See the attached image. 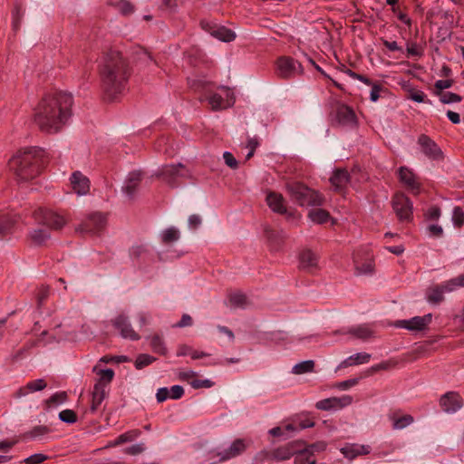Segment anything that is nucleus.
Masks as SVG:
<instances>
[{"label": "nucleus", "instance_id": "f257e3e1", "mask_svg": "<svg viewBox=\"0 0 464 464\" xmlns=\"http://www.w3.org/2000/svg\"><path fill=\"white\" fill-rule=\"evenodd\" d=\"M73 98L65 92L45 94L40 101L34 121L42 131L56 133L62 130L72 115Z\"/></svg>", "mask_w": 464, "mask_h": 464}, {"label": "nucleus", "instance_id": "f03ea898", "mask_svg": "<svg viewBox=\"0 0 464 464\" xmlns=\"http://www.w3.org/2000/svg\"><path fill=\"white\" fill-rule=\"evenodd\" d=\"M105 98L112 102L126 90L130 69L127 59L117 50L108 51L100 64Z\"/></svg>", "mask_w": 464, "mask_h": 464}, {"label": "nucleus", "instance_id": "7ed1b4c3", "mask_svg": "<svg viewBox=\"0 0 464 464\" xmlns=\"http://www.w3.org/2000/svg\"><path fill=\"white\" fill-rule=\"evenodd\" d=\"M44 154V151L41 148H25L9 160V168L14 171L18 182H26L41 173Z\"/></svg>", "mask_w": 464, "mask_h": 464}, {"label": "nucleus", "instance_id": "20e7f679", "mask_svg": "<svg viewBox=\"0 0 464 464\" xmlns=\"http://www.w3.org/2000/svg\"><path fill=\"white\" fill-rule=\"evenodd\" d=\"M286 189L292 199L301 207L322 206L324 197L303 183L291 182L286 184Z\"/></svg>", "mask_w": 464, "mask_h": 464}, {"label": "nucleus", "instance_id": "39448f33", "mask_svg": "<svg viewBox=\"0 0 464 464\" xmlns=\"http://www.w3.org/2000/svg\"><path fill=\"white\" fill-rule=\"evenodd\" d=\"M33 217L38 225L45 226L53 230H60L67 223V218L63 215L43 208L36 209Z\"/></svg>", "mask_w": 464, "mask_h": 464}, {"label": "nucleus", "instance_id": "423d86ee", "mask_svg": "<svg viewBox=\"0 0 464 464\" xmlns=\"http://www.w3.org/2000/svg\"><path fill=\"white\" fill-rule=\"evenodd\" d=\"M303 72L302 64L292 57L282 56L276 61V73L281 78H293L302 74Z\"/></svg>", "mask_w": 464, "mask_h": 464}, {"label": "nucleus", "instance_id": "0eeeda50", "mask_svg": "<svg viewBox=\"0 0 464 464\" xmlns=\"http://www.w3.org/2000/svg\"><path fill=\"white\" fill-rule=\"evenodd\" d=\"M188 176V170L186 167L181 163L177 165H165L157 173V177L160 178L164 182L172 188L178 186V179L179 178Z\"/></svg>", "mask_w": 464, "mask_h": 464}, {"label": "nucleus", "instance_id": "6e6552de", "mask_svg": "<svg viewBox=\"0 0 464 464\" xmlns=\"http://www.w3.org/2000/svg\"><path fill=\"white\" fill-rule=\"evenodd\" d=\"M392 208L400 221L410 222L412 220V202L404 194L398 193L393 197Z\"/></svg>", "mask_w": 464, "mask_h": 464}, {"label": "nucleus", "instance_id": "1a4fd4ad", "mask_svg": "<svg viewBox=\"0 0 464 464\" xmlns=\"http://www.w3.org/2000/svg\"><path fill=\"white\" fill-rule=\"evenodd\" d=\"M335 121L343 127L354 128L357 126V117L353 109L344 103L336 102Z\"/></svg>", "mask_w": 464, "mask_h": 464}, {"label": "nucleus", "instance_id": "9d476101", "mask_svg": "<svg viewBox=\"0 0 464 464\" xmlns=\"http://www.w3.org/2000/svg\"><path fill=\"white\" fill-rule=\"evenodd\" d=\"M111 324L119 332L120 335L124 339H130L131 341H138L140 336L133 329L130 318L123 314H118L111 320Z\"/></svg>", "mask_w": 464, "mask_h": 464}, {"label": "nucleus", "instance_id": "9b49d317", "mask_svg": "<svg viewBox=\"0 0 464 464\" xmlns=\"http://www.w3.org/2000/svg\"><path fill=\"white\" fill-rule=\"evenodd\" d=\"M106 216L101 212L90 214L77 230L91 234H99L106 226Z\"/></svg>", "mask_w": 464, "mask_h": 464}, {"label": "nucleus", "instance_id": "f8f14e48", "mask_svg": "<svg viewBox=\"0 0 464 464\" xmlns=\"http://www.w3.org/2000/svg\"><path fill=\"white\" fill-rule=\"evenodd\" d=\"M200 25L204 31L222 42L229 43L236 38V34L231 29H228L225 26H221L208 21H201Z\"/></svg>", "mask_w": 464, "mask_h": 464}, {"label": "nucleus", "instance_id": "ddd939ff", "mask_svg": "<svg viewBox=\"0 0 464 464\" xmlns=\"http://www.w3.org/2000/svg\"><path fill=\"white\" fill-rule=\"evenodd\" d=\"M418 144L421 149V152L431 160H441L443 152L437 143L426 134H421L418 138Z\"/></svg>", "mask_w": 464, "mask_h": 464}, {"label": "nucleus", "instance_id": "4468645a", "mask_svg": "<svg viewBox=\"0 0 464 464\" xmlns=\"http://www.w3.org/2000/svg\"><path fill=\"white\" fill-rule=\"evenodd\" d=\"M431 319V314H427L423 316H414L409 320H398L394 323V326L398 328H404L409 331H421L430 324Z\"/></svg>", "mask_w": 464, "mask_h": 464}, {"label": "nucleus", "instance_id": "2eb2a0df", "mask_svg": "<svg viewBox=\"0 0 464 464\" xmlns=\"http://www.w3.org/2000/svg\"><path fill=\"white\" fill-rule=\"evenodd\" d=\"M221 89L225 93V97L218 93H213L208 99L212 110H223L232 106L235 102L234 93L232 91L226 87H221Z\"/></svg>", "mask_w": 464, "mask_h": 464}, {"label": "nucleus", "instance_id": "dca6fc26", "mask_svg": "<svg viewBox=\"0 0 464 464\" xmlns=\"http://www.w3.org/2000/svg\"><path fill=\"white\" fill-rule=\"evenodd\" d=\"M353 399L349 395L343 397H331L316 402L315 407L321 411L339 410L352 403Z\"/></svg>", "mask_w": 464, "mask_h": 464}, {"label": "nucleus", "instance_id": "f3484780", "mask_svg": "<svg viewBox=\"0 0 464 464\" xmlns=\"http://www.w3.org/2000/svg\"><path fill=\"white\" fill-rule=\"evenodd\" d=\"M247 448V444L243 439L235 440L228 449L219 451L217 456L219 457V461H226L230 459L236 458L242 454Z\"/></svg>", "mask_w": 464, "mask_h": 464}, {"label": "nucleus", "instance_id": "a211bd4d", "mask_svg": "<svg viewBox=\"0 0 464 464\" xmlns=\"http://www.w3.org/2000/svg\"><path fill=\"white\" fill-rule=\"evenodd\" d=\"M272 450L274 460H287L300 450V441H292Z\"/></svg>", "mask_w": 464, "mask_h": 464}, {"label": "nucleus", "instance_id": "6ab92c4d", "mask_svg": "<svg viewBox=\"0 0 464 464\" xmlns=\"http://www.w3.org/2000/svg\"><path fill=\"white\" fill-rule=\"evenodd\" d=\"M440 405L444 411L452 413L462 407V400L458 393L450 392L440 397Z\"/></svg>", "mask_w": 464, "mask_h": 464}, {"label": "nucleus", "instance_id": "aec40b11", "mask_svg": "<svg viewBox=\"0 0 464 464\" xmlns=\"http://www.w3.org/2000/svg\"><path fill=\"white\" fill-rule=\"evenodd\" d=\"M399 179L408 189H410L414 195L420 192V182L417 179L416 175L407 167H401L399 169Z\"/></svg>", "mask_w": 464, "mask_h": 464}, {"label": "nucleus", "instance_id": "412c9836", "mask_svg": "<svg viewBox=\"0 0 464 464\" xmlns=\"http://www.w3.org/2000/svg\"><path fill=\"white\" fill-rule=\"evenodd\" d=\"M141 179L142 173L140 170H134L128 174L122 190L130 198H133L135 196Z\"/></svg>", "mask_w": 464, "mask_h": 464}, {"label": "nucleus", "instance_id": "4be33fe9", "mask_svg": "<svg viewBox=\"0 0 464 464\" xmlns=\"http://www.w3.org/2000/svg\"><path fill=\"white\" fill-rule=\"evenodd\" d=\"M71 183L73 191L82 196L86 195L90 190V180L80 171H75L71 177Z\"/></svg>", "mask_w": 464, "mask_h": 464}, {"label": "nucleus", "instance_id": "5701e85b", "mask_svg": "<svg viewBox=\"0 0 464 464\" xmlns=\"http://www.w3.org/2000/svg\"><path fill=\"white\" fill-rule=\"evenodd\" d=\"M300 268L313 272L318 267V256L310 249H304L299 256Z\"/></svg>", "mask_w": 464, "mask_h": 464}, {"label": "nucleus", "instance_id": "b1692460", "mask_svg": "<svg viewBox=\"0 0 464 464\" xmlns=\"http://www.w3.org/2000/svg\"><path fill=\"white\" fill-rule=\"evenodd\" d=\"M25 14V6L23 0H15L11 11L12 15V30L16 34L22 24L23 18Z\"/></svg>", "mask_w": 464, "mask_h": 464}, {"label": "nucleus", "instance_id": "393cba45", "mask_svg": "<svg viewBox=\"0 0 464 464\" xmlns=\"http://www.w3.org/2000/svg\"><path fill=\"white\" fill-rule=\"evenodd\" d=\"M47 387V382L44 379H36L28 382L24 386L20 387L16 392V398L27 396L29 393L41 392Z\"/></svg>", "mask_w": 464, "mask_h": 464}, {"label": "nucleus", "instance_id": "a878e982", "mask_svg": "<svg viewBox=\"0 0 464 464\" xmlns=\"http://www.w3.org/2000/svg\"><path fill=\"white\" fill-rule=\"evenodd\" d=\"M266 237L271 251H279L285 242V236L283 231L266 228Z\"/></svg>", "mask_w": 464, "mask_h": 464}, {"label": "nucleus", "instance_id": "bb28decb", "mask_svg": "<svg viewBox=\"0 0 464 464\" xmlns=\"http://www.w3.org/2000/svg\"><path fill=\"white\" fill-rule=\"evenodd\" d=\"M341 452L348 459H353L358 456L367 455L371 452L369 445L349 444L341 449Z\"/></svg>", "mask_w": 464, "mask_h": 464}, {"label": "nucleus", "instance_id": "cd10ccee", "mask_svg": "<svg viewBox=\"0 0 464 464\" xmlns=\"http://www.w3.org/2000/svg\"><path fill=\"white\" fill-rule=\"evenodd\" d=\"M17 220L18 217L14 214L6 213L0 216V237L12 234Z\"/></svg>", "mask_w": 464, "mask_h": 464}, {"label": "nucleus", "instance_id": "c85d7f7f", "mask_svg": "<svg viewBox=\"0 0 464 464\" xmlns=\"http://www.w3.org/2000/svg\"><path fill=\"white\" fill-rule=\"evenodd\" d=\"M350 181V175L345 169H336L330 178V182L335 190L341 191Z\"/></svg>", "mask_w": 464, "mask_h": 464}, {"label": "nucleus", "instance_id": "c756f323", "mask_svg": "<svg viewBox=\"0 0 464 464\" xmlns=\"http://www.w3.org/2000/svg\"><path fill=\"white\" fill-rule=\"evenodd\" d=\"M353 263L357 275H371L373 272L374 263L371 256L362 261L359 253H356L353 255Z\"/></svg>", "mask_w": 464, "mask_h": 464}, {"label": "nucleus", "instance_id": "7c9ffc66", "mask_svg": "<svg viewBox=\"0 0 464 464\" xmlns=\"http://www.w3.org/2000/svg\"><path fill=\"white\" fill-rule=\"evenodd\" d=\"M266 203L276 213L285 214L286 207L283 196L276 192H269L266 196Z\"/></svg>", "mask_w": 464, "mask_h": 464}, {"label": "nucleus", "instance_id": "2f4dec72", "mask_svg": "<svg viewBox=\"0 0 464 464\" xmlns=\"http://www.w3.org/2000/svg\"><path fill=\"white\" fill-rule=\"evenodd\" d=\"M107 395L106 387H102L101 383H95L92 392L91 411L94 412L100 407Z\"/></svg>", "mask_w": 464, "mask_h": 464}, {"label": "nucleus", "instance_id": "473e14b6", "mask_svg": "<svg viewBox=\"0 0 464 464\" xmlns=\"http://www.w3.org/2000/svg\"><path fill=\"white\" fill-rule=\"evenodd\" d=\"M28 237L32 244L35 246L44 245L48 239H50L51 235L46 228L37 227L34 228L30 231Z\"/></svg>", "mask_w": 464, "mask_h": 464}, {"label": "nucleus", "instance_id": "72a5a7b5", "mask_svg": "<svg viewBox=\"0 0 464 464\" xmlns=\"http://www.w3.org/2000/svg\"><path fill=\"white\" fill-rule=\"evenodd\" d=\"M371 354L367 353H358L343 360L337 369L346 368L349 366L362 364L369 362Z\"/></svg>", "mask_w": 464, "mask_h": 464}, {"label": "nucleus", "instance_id": "f704fd0d", "mask_svg": "<svg viewBox=\"0 0 464 464\" xmlns=\"http://www.w3.org/2000/svg\"><path fill=\"white\" fill-rule=\"evenodd\" d=\"M392 421V428L394 430H402L411 424L413 423L414 418L410 414H404L402 416H397L396 413H393L390 417Z\"/></svg>", "mask_w": 464, "mask_h": 464}, {"label": "nucleus", "instance_id": "c9c22d12", "mask_svg": "<svg viewBox=\"0 0 464 464\" xmlns=\"http://www.w3.org/2000/svg\"><path fill=\"white\" fill-rule=\"evenodd\" d=\"M136 64L140 68H145L149 66H157L156 62L151 57L150 53L144 49H140L136 53Z\"/></svg>", "mask_w": 464, "mask_h": 464}, {"label": "nucleus", "instance_id": "e433bc0d", "mask_svg": "<svg viewBox=\"0 0 464 464\" xmlns=\"http://www.w3.org/2000/svg\"><path fill=\"white\" fill-rule=\"evenodd\" d=\"M348 334L361 340H367L372 336V331L367 325H358L348 330Z\"/></svg>", "mask_w": 464, "mask_h": 464}, {"label": "nucleus", "instance_id": "4c0bfd02", "mask_svg": "<svg viewBox=\"0 0 464 464\" xmlns=\"http://www.w3.org/2000/svg\"><path fill=\"white\" fill-rule=\"evenodd\" d=\"M308 217L314 223L324 224L330 218V214L325 209L314 208L309 211Z\"/></svg>", "mask_w": 464, "mask_h": 464}, {"label": "nucleus", "instance_id": "58836bf2", "mask_svg": "<svg viewBox=\"0 0 464 464\" xmlns=\"http://www.w3.org/2000/svg\"><path fill=\"white\" fill-rule=\"evenodd\" d=\"M150 347L154 353L160 355H166L168 353L163 338L158 334L151 336Z\"/></svg>", "mask_w": 464, "mask_h": 464}, {"label": "nucleus", "instance_id": "ea45409f", "mask_svg": "<svg viewBox=\"0 0 464 464\" xmlns=\"http://www.w3.org/2000/svg\"><path fill=\"white\" fill-rule=\"evenodd\" d=\"M230 305L244 308L247 304V298L242 292H233L228 295Z\"/></svg>", "mask_w": 464, "mask_h": 464}, {"label": "nucleus", "instance_id": "a19ab883", "mask_svg": "<svg viewBox=\"0 0 464 464\" xmlns=\"http://www.w3.org/2000/svg\"><path fill=\"white\" fill-rule=\"evenodd\" d=\"M314 362L313 360H306L296 363L292 370L295 374H304L314 372Z\"/></svg>", "mask_w": 464, "mask_h": 464}, {"label": "nucleus", "instance_id": "79ce46f5", "mask_svg": "<svg viewBox=\"0 0 464 464\" xmlns=\"http://www.w3.org/2000/svg\"><path fill=\"white\" fill-rule=\"evenodd\" d=\"M179 239V231L174 227H168L161 234V241L166 245L178 241Z\"/></svg>", "mask_w": 464, "mask_h": 464}, {"label": "nucleus", "instance_id": "37998d69", "mask_svg": "<svg viewBox=\"0 0 464 464\" xmlns=\"http://www.w3.org/2000/svg\"><path fill=\"white\" fill-rule=\"evenodd\" d=\"M67 393L65 392H59L53 394L49 399H47L44 403L46 408H52L60 404H63L67 401Z\"/></svg>", "mask_w": 464, "mask_h": 464}, {"label": "nucleus", "instance_id": "c03bdc74", "mask_svg": "<svg viewBox=\"0 0 464 464\" xmlns=\"http://www.w3.org/2000/svg\"><path fill=\"white\" fill-rule=\"evenodd\" d=\"M99 380L96 383H101L102 387H106L111 382L114 377V371L112 369H103L98 372Z\"/></svg>", "mask_w": 464, "mask_h": 464}, {"label": "nucleus", "instance_id": "a18cd8bd", "mask_svg": "<svg viewBox=\"0 0 464 464\" xmlns=\"http://www.w3.org/2000/svg\"><path fill=\"white\" fill-rule=\"evenodd\" d=\"M51 431L50 428L45 425L34 426L32 430L25 433V437L30 439H39Z\"/></svg>", "mask_w": 464, "mask_h": 464}, {"label": "nucleus", "instance_id": "49530a36", "mask_svg": "<svg viewBox=\"0 0 464 464\" xmlns=\"http://www.w3.org/2000/svg\"><path fill=\"white\" fill-rule=\"evenodd\" d=\"M157 359L147 353H140L138 355L135 361V367L137 370H141L142 368L151 364Z\"/></svg>", "mask_w": 464, "mask_h": 464}, {"label": "nucleus", "instance_id": "de8ad7c7", "mask_svg": "<svg viewBox=\"0 0 464 464\" xmlns=\"http://www.w3.org/2000/svg\"><path fill=\"white\" fill-rule=\"evenodd\" d=\"M444 290L441 285H437L432 288L428 295V301L432 304H438L443 301L444 299Z\"/></svg>", "mask_w": 464, "mask_h": 464}, {"label": "nucleus", "instance_id": "09e8293b", "mask_svg": "<svg viewBox=\"0 0 464 464\" xmlns=\"http://www.w3.org/2000/svg\"><path fill=\"white\" fill-rule=\"evenodd\" d=\"M437 96L440 97V101L444 104L457 103L462 101V97L460 95L451 92H443Z\"/></svg>", "mask_w": 464, "mask_h": 464}, {"label": "nucleus", "instance_id": "8fccbe9b", "mask_svg": "<svg viewBox=\"0 0 464 464\" xmlns=\"http://www.w3.org/2000/svg\"><path fill=\"white\" fill-rule=\"evenodd\" d=\"M274 460L273 450H262L253 459L254 464H264L266 461Z\"/></svg>", "mask_w": 464, "mask_h": 464}, {"label": "nucleus", "instance_id": "3c124183", "mask_svg": "<svg viewBox=\"0 0 464 464\" xmlns=\"http://www.w3.org/2000/svg\"><path fill=\"white\" fill-rule=\"evenodd\" d=\"M140 434V431L139 430H133L127 431L125 433L121 434L115 441V445H120L128 441H131L135 440L139 435Z\"/></svg>", "mask_w": 464, "mask_h": 464}, {"label": "nucleus", "instance_id": "603ef678", "mask_svg": "<svg viewBox=\"0 0 464 464\" xmlns=\"http://www.w3.org/2000/svg\"><path fill=\"white\" fill-rule=\"evenodd\" d=\"M59 419L69 424L75 423L77 421V415L72 410H63L59 413Z\"/></svg>", "mask_w": 464, "mask_h": 464}, {"label": "nucleus", "instance_id": "864d4df0", "mask_svg": "<svg viewBox=\"0 0 464 464\" xmlns=\"http://www.w3.org/2000/svg\"><path fill=\"white\" fill-rule=\"evenodd\" d=\"M452 84H453V80H450V79L438 80L434 84V88H435V90L433 91L434 95L440 94L441 92H443V90L450 88L452 86Z\"/></svg>", "mask_w": 464, "mask_h": 464}, {"label": "nucleus", "instance_id": "5fc2aeb1", "mask_svg": "<svg viewBox=\"0 0 464 464\" xmlns=\"http://www.w3.org/2000/svg\"><path fill=\"white\" fill-rule=\"evenodd\" d=\"M395 365H396L395 362L385 361V362H380L378 364L372 365L369 369V372H370V373H374V372H380V371H387V370L392 369Z\"/></svg>", "mask_w": 464, "mask_h": 464}, {"label": "nucleus", "instance_id": "6e6d98bb", "mask_svg": "<svg viewBox=\"0 0 464 464\" xmlns=\"http://www.w3.org/2000/svg\"><path fill=\"white\" fill-rule=\"evenodd\" d=\"M452 221L456 227H461L464 225V212L460 207L454 208Z\"/></svg>", "mask_w": 464, "mask_h": 464}, {"label": "nucleus", "instance_id": "4d7b16f0", "mask_svg": "<svg viewBox=\"0 0 464 464\" xmlns=\"http://www.w3.org/2000/svg\"><path fill=\"white\" fill-rule=\"evenodd\" d=\"M48 459V456L43 453H35L26 458L24 461L26 464H40L45 461Z\"/></svg>", "mask_w": 464, "mask_h": 464}, {"label": "nucleus", "instance_id": "13d9d810", "mask_svg": "<svg viewBox=\"0 0 464 464\" xmlns=\"http://www.w3.org/2000/svg\"><path fill=\"white\" fill-rule=\"evenodd\" d=\"M425 93L422 91L419 90H412L410 92V99L416 102H428L429 104H431V101L428 100L425 101Z\"/></svg>", "mask_w": 464, "mask_h": 464}, {"label": "nucleus", "instance_id": "bf43d9fd", "mask_svg": "<svg viewBox=\"0 0 464 464\" xmlns=\"http://www.w3.org/2000/svg\"><path fill=\"white\" fill-rule=\"evenodd\" d=\"M294 462L295 464H305L308 460L309 454L304 451V449L302 448V443L300 442V450L295 453Z\"/></svg>", "mask_w": 464, "mask_h": 464}, {"label": "nucleus", "instance_id": "052dcab7", "mask_svg": "<svg viewBox=\"0 0 464 464\" xmlns=\"http://www.w3.org/2000/svg\"><path fill=\"white\" fill-rule=\"evenodd\" d=\"M189 384L194 389H200V388H210L214 385V382L208 379L206 380H192Z\"/></svg>", "mask_w": 464, "mask_h": 464}, {"label": "nucleus", "instance_id": "680f3d73", "mask_svg": "<svg viewBox=\"0 0 464 464\" xmlns=\"http://www.w3.org/2000/svg\"><path fill=\"white\" fill-rule=\"evenodd\" d=\"M304 451H306L309 455H313L315 451H324L326 449V444L324 442H316L313 443L306 448H304Z\"/></svg>", "mask_w": 464, "mask_h": 464}, {"label": "nucleus", "instance_id": "e2e57ef3", "mask_svg": "<svg viewBox=\"0 0 464 464\" xmlns=\"http://www.w3.org/2000/svg\"><path fill=\"white\" fill-rule=\"evenodd\" d=\"M117 7L119 11L124 15L130 14L133 12L132 5L126 0H121L118 3Z\"/></svg>", "mask_w": 464, "mask_h": 464}, {"label": "nucleus", "instance_id": "0e129e2a", "mask_svg": "<svg viewBox=\"0 0 464 464\" xmlns=\"http://www.w3.org/2000/svg\"><path fill=\"white\" fill-rule=\"evenodd\" d=\"M225 163L231 169H236L238 168V162L234 155L229 151H225L223 154Z\"/></svg>", "mask_w": 464, "mask_h": 464}, {"label": "nucleus", "instance_id": "69168bd1", "mask_svg": "<svg viewBox=\"0 0 464 464\" xmlns=\"http://www.w3.org/2000/svg\"><path fill=\"white\" fill-rule=\"evenodd\" d=\"M197 375H198V373L192 370H186V371L180 370L178 372L179 379L182 382H191L190 380L194 379Z\"/></svg>", "mask_w": 464, "mask_h": 464}, {"label": "nucleus", "instance_id": "338daca9", "mask_svg": "<svg viewBox=\"0 0 464 464\" xmlns=\"http://www.w3.org/2000/svg\"><path fill=\"white\" fill-rule=\"evenodd\" d=\"M145 450L143 443L133 444L124 450V452L129 455H138Z\"/></svg>", "mask_w": 464, "mask_h": 464}, {"label": "nucleus", "instance_id": "774afa93", "mask_svg": "<svg viewBox=\"0 0 464 464\" xmlns=\"http://www.w3.org/2000/svg\"><path fill=\"white\" fill-rule=\"evenodd\" d=\"M425 216L428 219L437 220L440 217V208L438 206H432L427 210Z\"/></svg>", "mask_w": 464, "mask_h": 464}]
</instances>
